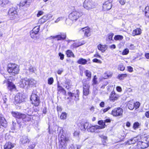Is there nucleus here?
Listing matches in <instances>:
<instances>
[{
  "mask_svg": "<svg viewBox=\"0 0 149 149\" xmlns=\"http://www.w3.org/2000/svg\"><path fill=\"white\" fill-rule=\"evenodd\" d=\"M31 2V0H29V1H25L24 2H21L20 3V6H24L26 4L27 5H29L30 3Z\"/></svg>",
  "mask_w": 149,
  "mask_h": 149,
  "instance_id": "nucleus-42",
  "label": "nucleus"
},
{
  "mask_svg": "<svg viewBox=\"0 0 149 149\" xmlns=\"http://www.w3.org/2000/svg\"><path fill=\"white\" fill-rule=\"evenodd\" d=\"M140 125V124L138 122L135 123L133 125V127L134 129L138 128Z\"/></svg>",
  "mask_w": 149,
  "mask_h": 149,
  "instance_id": "nucleus-50",
  "label": "nucleus"
},
{
  "mask_svg": "<svg viewBox=\"0 0 149 149\" xmlns=\"http://www.w3.org/2000/svg\"><path fill=\"white\" fill-rule=\"evenodd\" d=\"M127 75L126 74H119L117 77V78L120 80H123L127 77Z\"/></svg>",
  "mask_w": 149,
  "mask_h": 149,
  "instance_id": "nucleus-28",
  "label": "nucleus"
},
{
  "mask_svg": "<svg viewBox=\"0 0 149 149\" xmlns=\"http://www.w3.org/2000/svg\"><path fill=\"white\" fill-rule=\"evenodd\" d=\"M125 0H120L119 1L120 3L122 5H124L125 4Z\"/></svg>",
  "mask_w": 149,
  "mask_h": 149,
  "instance_id": "nucleus-62",
  "label": "nucleus"
},
{
  "mask_svg": "<svg viewBox=\"0 0 149 149\" xmlns=\"http://www.w3.org/2000/svg\"><path fill=\"white\" fill-rule=\"evenodd\" d=\"M52 16L53 15L51 14H46L39 19L38 23L40 24L44 23L48 19H51Z\"/></svg>",
  "mask_w": 149,
  "mask_h": 149,
  "instance_id": "nucleus-11",
  "label": "nucleus"
},
{
  "mask_svg": "<svg viewBox=\"0 0 149 149\" xmlns=\"http://www.w3.org/2000/svg\"><path fill=\"white\" fill-rule=\"evenodd\" d=\"M67 117V113L65 112H63L60 116L61 119H65Z\"/></svg>",
  "mask_w": 149,
  "mask_h": 149,
  "instance_id": "nucleus-46",
  "label": "nucleus"
},
{
  "mask_svg": "<svg viewBox=\"0 0 149 149\" xmlns=\"http://www.w3.org/2000/svg\"><path fill=\"white\" fill-rule=\"evenodd\" d=\"M127 70L128 71L131 72L133 71V68L131 66H129L127 67Z\"/></svg>",
  "mask_w": 149,
  "mask_h": 149,
  "instance_id": "nucleus-61",
  "label": "nucleus"
},
{
  "mask_svg": "<svg viewBox=\"0 0 149 149\" xmlns=\"http://www.w3.org/2000/svg\"><path fill=\"white\" fill-rule=\"evenodd\" d=\"M139 139L137 137H135L128 140L127 142V144L130 145L134 144L138 141Z\"/></svg>",
  "mask_w": 149,
  "mask_h": 149,
  "instance_id": "nucleus-22",
  "label": "nucleus"
},
{
  "mask_svg": "<svg viewBox=\"0 0 149 149\" xmlns=\"http://www.w3.org/2000/svg\"><path fill=\"white\" fill-rule=\"evenodd\" d=\"M87 62V60L83 58H80L77 61V63L79 64L85 65L86 64Z\"/></svg>",
  "mask_w": 149,
  "mask_h": 149,
  "instance_id": "nucleus-29",
  "label": "nucleus"
},
{
  "mask_svg": "<svg viewBox=\"0 0 149 149\" xmlns=\"http://www.w3.org/2000/svg\"><path fill=\"white\" fill-rule=\"evenodd\" d=\"M14 147V145L11 143L8 142L6 143L4 146V149H11Z\"/></svg>",
  "mask_w": 149,
  "mask_h": 149,
  "instance_id": "nucleus-25",
  "label": "nucleus"
},
{
  "mask_svg": "<svg viewBox=\"0 0 149 149\" xmlns=\"http://www.w3.org/2000/svg\"><path fill=\"white\" fill-rule=\"evenodd\" d=\"M97 48L99 50L101 51L102 52H104L107 49V47L106 45L100 44L97 46Z\"/></svg>",
  "mask_w": 149,
  "mask_h": 149,
  "instance_id": "nucleus-24",
  "label": "nucleus"
},
{
  "mask_svg": "<svg viewBox=\"0 0 149 149\" xmlns=\"http://www.w3.org/2000/svg\"><path fill=\"white\" fill-rule=\"evenodd\" d=\"M146 16L148 17H149V7H146L144 10Z\"/></svg>",
  "mask_w": 149,
  "mask_h": 149,
  "instance_id": "nucleus-40",
  "label": "nucleus"
},
{
  "mask_svg": "<svg viewBox=\"0 0 149 149\" xmlns=\"http://www.w3.org/2000/svg\"><path fill=\"white\" fill-rule=\"evenodd\" d=\"M60 145L59 148L60 149H66L67 143L69 141V138L66 136V134L63 129L60 130L58 135Z\"/></svg>",
  "mask_w": 149,
  "mask_h": 149,
  "instance_id": "nucleus-1",
  "label": "nucleus"
},
{
  "mask_svg": "<svg viewBox=\"0 0 149 149\" xmlns=\"http://www.w3.org/2000/svg\"><path fill=\"white\" fill-rule=\"evenodd\" d=\"M31 102L36 106H38L40 103V100L38 96L35 94L32 93L31 97Z\"/></svg>",
  "mask_w": 149,
  "mask_h": 149,
  "instance_id": "nucleus-7",
  "label": "nucleus"
},
{
  "mask_svg": "<svg viewBox=\"0 0 149 149\" xmlns=\"http://www.w3.org/2000/svg\"><path fill=\"white\" fill-rule=\"evenodd\" d=\"M58 56L60 57V58L61 60H63L64 58V55L61 52L58 53Z\"/></svg>",
  "mask_w": 149,
  "mask_h": 149,
  "instance_id": "nucleus-56",
  "label": "nucleus"
},
{
  "mask_svg": "<svg viewBox=\"0 0 149 149\" xmlns=\"http://www.w3.org/2000/svg\"><path fill=\"white\" fill-rule=\"evenodd\" d=\"M113 36V33L109 34L108 35V37L107 38V40L108 41L112 40Z\"/></svg>",
  "mask_w": 149,
  "mask_h": 149,
  "instance_id": "nucleus-48",
  "label": "nucleus"
},
{
  "mask_svg": "<svg viewBox=\"0 0 149 149\" xmlns=\"http://www.w3.org/2000/svg\"><path fill=\"white\" fill-rule=\"evenodd\" d=\"M83 6L86 9L90 10L94 8L95 6L92 0H85L83 3Z\"/></svg>",
  "mask_w": 149,
  "mask_h": 149,
  "instance_id": "nucleus-6",
  "label": "nucleus"
},
{
  "mask_svg": "<svg viewBox=\"0 0 149 149\" xmlns=\"http://www.w3.org/2000/svg\"><path fill=\"white\" fill-rule=\"evenodd\" d=\"M29 141L30 140L28 137L26 136H23L20 140V142L23 145L29 143Z\"/></svg>",
  "mask_w": 149,
  "mask_h": 149,
  "instance_id": "nucleus-21",
  "label": "nucleus"
},
{
  "mask_svg": "<svg viewBox=\"0 0 149 149\" xmlns=\"http://www.w3.org/2000/svg\"><path fill=\"white\" fill-rule=\"evenodd\" d=\"M118 69L120 71H124L125 69V67L123 64L121 63L118 66Z\"/></svg>",
  "mask_w": 149,
  "mask_h": 149,
  "instance_id": "nucleus-47",
  "label": "nucleus"
},
{
  "mask_svg": "<svg viewBox=\"0 0 149 149\" xmlns=\"http://www.w3.org/2000/svg\"><path fill=\"white\" fill-rule=\"evenodd\" d=\"M48 84L49 85L52 84L54 82V80L52 77L49 78L47 80Z\"/></svg>",
  "mask_w": 149,
  "mask_h": 149,
  "instance_id": "nucleus-49",
  "label": "nucleus"
},
{
  "mask_svg": "<svg viewBox=\"0 0 149 149\" xmlns=\"http://www.w3.org/2000/svg\"><path fill=\"white\" fill-rule=\"evenodd\" d=\"M80 13L77 11H73L70 13L69 17L72 22H75L81 16Z\"/></svg>",
  "mask_w": 149,
  "mask_h": 149,
  "instance_id": "nucleus-4",
  "label": "nucleus"
},
{
  "mask_svg": "<svg viewBox=\"0 0 149 149\" xmlns=\"http://www.w3.org/2000/svg\"><path fill=\"white\" fill-rule=\"evenodd\" d=\"M40 30V26H36L31 31L35 32L36 33H37Z\"/></svg>",
  "mask_w": 149,
  "mask_h": 149,
  "instance_id": "nucleus-38",
  "label": "nucleus"
},
{
  "mask_svg": "<svg viewBox=\"0 0 149 149\" xmlns=\"http://www.w3.org/2000/svg\"><path fill=\"white\" fill-rule=\"evenodd\" d=\"M141 143V148H147L148 146V143L144 142H140Z\"/></svg>",
  "mask_w": 149,
  "mask_h": 149,
  "instance_id": "nucleus-39",
  "label": "nucleus"
},
{
  "mask_svg": "<svg viewBox=\"0 0 149 149\" xmlns=\"http://www.w3.org/2000/svg\"><path fill=\"white\" fill-rule=\"evenodd\" d=\"M97 79V78L96 76H95L93 80V84L95 85L97 84V81L96 80Z\"/></svg>",
  "mask_w": 149,
  "mask_h": 149,
  "instance_id": "nucleus-55",
  "label": "nucleus"
},
{
  "mask_svg": "<svg viewBox=\"0 0 149 149\" xmlns=\"http://www.w3.org/2000/svg\"><path fill=\"white\" fill-rule=\"evenodd\" d=\"M25 96L21 93H17L15 95V97L14 104L16 105L17 104H19L24 101Z\"/></svg>",
  "mask_w": 149,
  "mask_h": 149,
  "instance_id": "nucleus-5",
  "label": "nucleus"
},
{
  "mask_svg": "<svg viewBox=\"0 0 149 149\" xmlns=\"http://www.w3.org/2000/svg\"><path fill=\"white\" fill-rule=\"evenodd\" d=\"M81 146L77 145H72L69 148V149H80L81 148Z\"/></svg>",
  "mask_w": 149,
  "mask_h": 149,
  "instance_id": "nucleus-37",
  "label": "nucleus"
},
{
  "mask_svg": "<svg viewBox=\"0 0 149 149\" xmlns=\"http://www.w3.org/2000/svg\"><path fill=\"white\" fill-rule=\"evenodd\" d=\"M129 53V50L128 49H124L122 53L123 55H126Z\"/></svg>",
  "mask_w": 149,
  "mask_h": 149,
  "instance_id": "nucleus-51",
  "label": "nucleus"
},
{
  "mask_svg": "<svg viewBox=\"0 0 149 149\" xmlns=\"http://www.w3.org/2000/svg\"><path fill=\"white\" fill-rule=\"evenodd\" d=\"M123 38V37L122 36L120 35H117L115 36L114 38V39L116 40H121Z\"/></svg>",
  "mask_w": 149,
  "mask_h": 149,
  "instance_id": "nucleus-43",
  "label": "nucleus"
},
{
  "mask_svg": "<svg viewBox=\"0 0 149 149\" xmlns=\"http://www.w3.org/2000/svg\"><path fill=\"white\" fill-rule=\"evenodd\" d=\"M81 125L80 127L81 130L82 131H84L86 129L87 130L88 127L89 123L86 121L83 123H82L81 124Z\"/></svg>",
  "mask_w": 149,
  "mask_h": 149,
  "instance_id": "nucleus-19",
  "label": "nucleus"
},
{
  "mask_svg": "<svg viewBox=\"0 0 149 149\" xmlns=\"http://www.w3.org/2000/svg\"><path fill=\"white\" fill-rule=\"evenodd\" d=\"M37 33H36L35 32L31 31L30 32V36L31 38L34 39H36L37 38Z\"/></svg>",
  "mask_w": 149,
  "mask_h": 149,
  "instance_id": "nucleus-41",
  "label": "nucleus"
},
{
  "mask_svg": "<svg viewBox=\"0 0 149 149\" xmlns=\"http://www.w3.org/2000/svg\"><path fill=\"white\" fill-rule=\"evenodd\" d=\"M119 97V96L118 95L116 94L114 92L112 91L110 96L109 98L110 100L114 102L117 100Z\"/></svg>",
  "mask_w": 149,
  "mask_h": 149,
  "instance_id": "nucleus-18",
  "label": "nucleus"
},
{
  "mask_svg": "<svg viewBox=\"0 0 149 149\" xmlns=\"http://www.w3.org/2000/svg\"><path fill=\"white\" fill-rule=\"evenodd\" d=\"M64 18V17H60L57 18V19L55 21V23H58L61 21H62Z\"/></svg>",
  "mask_w": 149,
  "mask_h": 149,
  "instance_id": "nucleus-52",
  "label": "nucleus"
},
{
  "mask_svg": "<svg viewBox=\"0 0 149 149\" xmlns=\"http://www.w3.org/2000/svg\"><path fill=\"white\" fill-rule=\"evenodd\" d=\"M81 45H79L78 43H74L72 45V47L75 48Z\"/></svg>",
  "mask_w": 149,
  "mask_h": 149,
  "instance_id": "nucleus-53",
  "label": "nucleus"
},
{
  "mask_svg": "<svg viewBox=\"0 0 149 149\" xmlns=\"http://www.w3.org/2000/svg\"><path fill=\"white\" fill-rule=\"evenodd\" d=\"M84 73L86 76L87 77L88 79H90L91 76V72L88 70H86L84 71Z\"/></svg>",
  "mask_w": 149,
  "mask_h": 149,
  "instance_id": "nucleus-35",
  "label": "nucleus"
},
{
  "mask_svg": "<svg viewBox=\"0 0 149 149\" xmlns=\"http://www.w3.org/2000/svg\"><path fill=\"white\" fill-rule=\"evenodd\" d=\"M112 73L111 72H107L104 74V78L107 79L111 77Z\"/></svg>",
  "mask_w": 149,
  "mask_h": 149,
  "instance_id": "nucleus-32",
  "label": "nucleus"
},
{
  "mask_svg": "<svg viewBox=\"0 0 149 149\" xmlns=\"http://www.w3.org/2000/svg\"><path fill=\"white\" fill-rule=\"evenodd\" d=\"M98 124L101 126H99L100 127H102V128L99 129H102L104 128L106 126L104 121L102 120H99L98 122Z\"/></svg>",
  "mask_w": 149,
  "mask_h": 149,
  "instance_id": "nucleus-31",
  "label": "nucleus"
},
{
  "mask_svg": "<svg viewBox=\"0 0 149 149\" xmlns=\"http://www.w3.org/2000/svg\"><path fill=\"white\" fill-rule=\"evenodd\" d=\"M116 90L118 92H120L122 91V89L120 87L117 86L116 88Z\"/></svg>",
  "mask_w": 149,
  "mask_h": 149,
  "instance_id": "nucleus-64",
  "label": "nucleus"
},
{
  "mask_svg": "<svg viewBox=\"0 0 149 149\" xmlns=\"http://www.w3.org/2000/svg\"><path fill=\"white\" fill-rule=\"evenodd\" d=\"M63 86L66 89H68L71 87V83L70 82V81H67L65 83Z\"/></svg>",
  "mask_w": 149,
  "mask_h": 149,
  "instance_id": "nucleus-33",
  "label": "nucleus"
},
{
  "mask_svg": "<svg viewBox=\"0 0 149 149\" xmlns=\"http://www.w3.org/2000/svg\"><path fill=\"white\" fill-rule=\"evenodd\" d=\"M12 116L17 119L21 120L23 121H28L30 118L25 114H22L17 111H12L11 112Z\"/></svg>",
  "mask_w": 149,
  "mask_h": 149,
  "instance_id": "nucleus-3",
  "label": "nucleus"
},
{
  "mask_svg": "<svg viewBox=\"0 0 149 149\" xmlns=\"http://www.w3.org/2000/svg\"><path fill=\"white\" fill-rule=\"evenodd\" d=\"M35 69V68L32 66H31L29 68V71L31 72H33Z\"/></svg>",
  "mask_w": 149,
  "mask_h": 149,
  "instance_id": "nucleus-58",
  "label": "nucleus"
},
{
  "mask_svg": "<svg viewBox=\"0 0 149 149\" xmlns=\"http://www.w3.org/2000/svg\"><path fill=\"white\" fill-rule=\"evenodd\" d=\"M79 131L77 130H75L73 133V136L76 138H78L79 137Z\"/></svg>",
  "mask_w": 149,
  "mask_h": 149,
  "instance_id": "nucleus-45",
  "label": "nucleus"
},
{
  "mask_svg": "<svg viewBox=\"0 0 149 149\" xmlns=\"http://www.w3.org/2000/svg\"><path fill=\"white\" fill-rule=\"evenodd\" d=\"M141 33V30L140 28H137L133 30L132 35L133 36L139 35Z\"/></svg>",
  "mask_w": 149,
  "mask_h": 149,
  "instance_id": "nucleus-23",
  "label": "nucleus"
},
{
  "mask_svg": "<svg viewBox=\"0 0 149 149\" xmlns=\"http://www.w3.org/2000/svg\"><path fill=\"white\" fill-rule=\"evenodd\" d=\"M76 93L74 95V93L69 92H68V94L72 98H73V99L75 101H77L79 100V91L78 90H77Z\"/></svg>",
  "mask_w": 149,
  "mask_h": 149,
  "instance_id": "nucleus-17",
  "label": "nucleus"
},
{
  "mask_svg": "<svg viewBox=\"0 0 149 149\" xmlns=\"http://www.w3.org/2000/svg\"><path fill=\"white\" fill-rule=\"evenodd\" d=\"M67 56L68 57H74V56L72 52L70 50H68L66 51V52Z\"/></svg>",
  "mask_w": 149,
  "mask_h": 149,
  "instance_id": "nucleus-30",
  "label": "nucleus"
},
{
  "mask_svg": "<svg viewBox=\"0 0 149 149\" xmlns=\"http://www.w3.org/2000/svg\"><path fill=\"white\" fill-rule=\"evenodd\" d=\"M112 6L111 1H107L103 3V9L104 10H109L111 9Z\"/></svg>",
  "mask_w": 149,
  "mask_h": 149,
  "instance_id": "nucleus-16",
  "label": "nucleus"
},
{
  "mask_svg": "<svg viewBox=\"0 0 149 149\" xmlns=\"http://www.w3.org/2000/svg\"><path fill=\"white\" fill-rule=\"evenodd\" d=\"M83 93L84 95L86 96L89 94V88L90 86L86 81H83Z\"/></svg>",
  "mask_w": 149,
  "mask_h": 149,
  "instance_id": "nucleus-10",
  "label": "nucleus"
},
{
  "mask_svg": "<svg viewBox=\"0 0 149 149\" xmlns=\"http://www.w3.org/2000/svg\"><path fill=\"white\" fill-rule=\"evenodd\" d=\"M57 90L58 91L62 92L63 93H65V91L64 88L61 86H59V84H58Z\"/></svg>",
  "mask_w": 149,
  "mask_h": 149,
  "instance_id": "nucleus-44",
  "label": "nucleus"
},
{
  "mask_svg": "<svg viewBox=\"0 0 149 149\" xmlns=\"http://www.w3.org/2000/svg\"><path fill=\"white\" fill-rule=\"evenodd\" d=\"M127 106L128 108L131 110H133L134 107V103L132 102H129Z\"/></svg>",
  "mask_w": 149,
  "mask_h": 149,
  "instance_id": "nucleus-34",
  "label": "nucleus"
},
{
  "mask_svg": "<svg viewBox=\"0 0 149 149\" xmlns=\"http://www.w3.org/2000/svg\"><path fill=\"white\" fill-rule=\"evenodd\" d=\"M111 108V107H108L106 108H105L103 109H102V111H103V113H105L108 111L109 109H110Z\"/></svg>",
  "mask_w": 149,
  "mask_h": 149,
  "instance_id": "nucleus-59",
  "label": "nucleus"
},
{
  "mask_svg": "<svg viewBox=\"0 0 149 149\" xmlns=\"http://www.w3.org/2000/svg\"><path fill=\"white\" fill-rule=\"evenodd\" d=\"M27 87H32L36 83V81L32 78L28 79Z\"/></svg>",
  "mask_w": 149,
  "mask_h": 149,
  "instance_id": "nucleus-20",
  "label": "nucleus"
},
{
  "mask_svg": "<svg viewBox=\"0 0 149 149\" xmlns=\"http://www.w3.org/2000/svg\"><path fill=\"white\" fill-rule=\"evenodd\" d=\"M8 89L10 90L11 91L13 89H15V86L13 83L10 82L9 81H8Z\"/></svg>",
  "mask_w": 149,
  "mask_h": 149,
  "instance_id": "nucleus-26",
  "label": "nucleus"
},
{
  "mask_svg": "<svg viewBox=\"0 0 149 149\" xmlns=\"http://www.w3.org/2000/svg\"><path fill=\"white\" fill-rule=\"evenodd\" d=\"M7 70L9 74L14 76L19 73V69L17 65L15 63H10L8 65Z\"/></svg>",
  "mask_w": 149,
  "mask_h": 149,
  "instance_id": "nucleus-2",
  "label": "nucleus"
},
{
  "mask_svg": "<svg viewBox=\"0 0 149 149\" xmlns=\"http://www.w3.org/2000/svg\"><path fill=\"white\" fill-rule=\"evenodd\" d=\"M0 123L1 125L4 127L7 126L6 121L4 118L1 117L0 120Z\"/></svg>",
  "mask_w": 149,
  "mask_h": 149,
  "instance_id": "nucleus-27",
  "label": "nucleus"
},
{
  "mask_svg": "<svg viewBox=\"0 0 149 149\" xmlns=\"http://www.w3.org/2000/svg\"><path fill=\"white\" fill-rule=\"evenodd\" d=\"M8 0H0V5L1 6L3 7L5 5L8 4Z\"/></svg>",
  "mask_w": 149,
  "mask_h": 149,
  "instance_id": "nucleus-36",
  "label": "nucleus"
},
{
  "mask_svg": "<svg viewBox=\"0 0 149 149\" xmlns=\"http://www.w3.org/2000/svg\"><path fill=\"white\" fill-rule=\"evenodd\" d=\"M93 62L98 63H102V61H101L99 60L97 58H94L93 60Z\"/></svg>",
  "mask_w": 149,
  "mask_h": 149,
  "instance_id": "nucleus-57",
  "label": "nucleus"
},
{
  "mask_svg": "<svg viewBox=\"0 0 149 149\" xmlns=\"http://www.w3.org/2000/svg\"><path fill=\"white\" fill-rule=\"evenodd\" d=\"M134 107L136 109L138 108L140 105V103L139 102H136V103H134Z\"/></svg>",
  "mask_w": 149,
  "mask_h": 149,
  "instance_id": "nucleus-54",
  "label": "nucleus"
},
{
  "mask_svg": "<svg viewBox=\"0 0 149 149\" xmlns=\"http://www.w3.org/2000/svg\"><path fill=\"white\" fill-rule=\"evenodd\" d=\"M81 31L84 33V36L85 37H88L91 35V29L88 27L82 28Z\"/></svg>",
  "mask_w": 149,
  "mask_h": 149,
  "instance_id": "nucleus-15",
  "label": "nucleus"
},
{
  "mask_svg": "<svg viewBox=\"0 0 149 149\" xmlns=\"http://www.w3.org/2000/svg\"><path fill=\"white\" fill-rule=\"evenodd\" d=\"M66 37V35L65 34H63L60 35H56L54 36H51L48 37L47 39L50 40L52 39L56 38L58 41L61 40H64Z\"/></svg>",
  "mask_w": 149,
  "mask_h": 149,
  "instance_id": "nucleus-12",
  "label": "nucleus"
},
{
  "mask_svg": "<svg viewBox=\"0 0 149 149\" xmlns=\"http://www.w3.org/2000/svg\"><path fill=\"white\" fill-rule=\"evenodd\" d=\"M17 11L15 9L12 8H10L8 11V14L10 16V18L11 19H13L14 18V17L17 14Z\"/></svg>",
  "mask_w": 149,
  "mask_h": 149,
  "instance_id": "nucleus-14",
  "label": "nucleus"
},
{
  "mask_svg": "<svg viewBox=\"0 0 149 149\" xmlns=\"http://www.w3.org/2000/svg\"><path fill=\"white\" fill-rule=\"evenodd\" d=\"M94 56L96 58H101V56L98 53H97L95 54V55H94Z\"/></svg>",
  "mask_w": 149,
  "mask_h": 149,
  "instance_id": "nucleus-63",
  "label": "nucleus"
},
{
  "mask_svg": "<svg viewBox=\"0 0 149 149\" xmlns=\"http://www.w3.org/2000/svg\"><path fill=\"white\" fill-rule=\"evenodd\" d=\"M102 128V127L99 126V125H95L93 126L89 124L88 127L87 129V131L89 132H91L98 133L100 132V131L98 130H99V129Z\"/></svg>",
  "mask_w": 149,
  "mask_h": 149,
  "instance_id": "nucleus-8",
  "label": "nucleus"
},
{
  "mask_svg": "<svg viewBox=\"0 0 149 149\" xmlns=\"http://www.w3.org/2000/svg\"><path fill=\"white\" fill-rule=\"evenodd\" d=\"M43 12L42 11H39L38 12V13L37 15V16L38 17H40V16L42 15L43 14Z\"/></svg>",
  "mask_w": 149,
  "mask_h": 149,
  "instance_id": "nucleus-60",
  "label": "nucleus"
},
{
  "mask_svg": "<svg viewBox=\"0 0 149 149\" xmlns=\"http://www.w3.org/2000/svg\"><path fill=\"white\" fill-rule=\"evenodd\" d=\"M28 78H23L21 79L19 84L20 86L22 88H24L26 86L27 87Z\"/></svg>",
  "mask_w": 149,
  "mask_h": 149,
  "instance_id": "nucleus-13",
  "label": "nucleus"
},
{
  "mask_svg": "<svg viewBox=\"0 0 149 149\" xmlns=\"http://www.w3.org/2000/svg\"><path fill=\"white\" fill-rule=\"evenodd\" d=\"M123 112V109L120 108L114 109L111 111V114L113 116H121Z\"/></svg>",
  "mask_w": 149,
  "mask_h": 149,
  "instance_id": "nucleus-9",
  "label": "nucleus"
}]
</instances>
